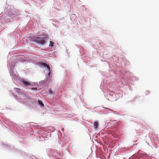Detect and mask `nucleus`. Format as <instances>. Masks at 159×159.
<instances>
[{"label": "nucleus", "instance_id": "nucleus-1", "mask_svg": "<svg viewBox=\"0 0 159 159\" xmlns=\"http://www.w3.org/2000/svg\"><path fill=\"white\" fill-rule=\"evenodd\" d=\"M33 39L34 41L40 44H44L46 43L45 39L44 38L37 37L34 38Z\"/></svg>", "mask_w": 159, "mask_h": 159}, {"label": "nucleus", "instance_id": "nucleus-2", "mask_svg": "<svg viewBox=\"0 0 159 159\" xmlns=\"http://www.w3.org/2000/svg\"><path fill=\"white\" fill-rule=\"evenodd\" d=\"M42 65H43L44 66L46 67L47 68V69H48V71H49V73H48V75H49L50 74V67L49 66L45 63H43L42 64Z\"/></svg>", "mask_w": 159, "mask_h": 159}, {"label": "nucleus", "instance_id": "nucleus-3", "mask_svg": "<svg viewBox=\"0 0 159 159\" xmlns=\"http://www.w3.org/2000/svg\"><path fill=\"white\" fill-rule=\"evenodd\" d=\"M22 83L25 86H29L31 84V83L30 82L25 80H23L22 81Z\"/></svg>", "mask_w": 159, "mask_h": 159}, {"label": "nucleus", "instance_id": "nucleus-4", "mask_svg": "<svg viewBox=\"0 0 159 159\" xmlns=\"http://www.w3.org/2000/svg\"><path fill=\"white\" fill-rule=\"evenodd\" d=\"M93 125L94 126V128L95 129H96L97 128L98 126V123L97 121H95L94 122Z\"/></svg>", "mask_w": 159, "mask_h": 159}, {"label": "nucleus", "instance_id": "nucleus-5", "mask_svg": "<svg viewBox=\"0 0 159 159\" xmlns=\"http://www.w3.org/2000/svg\"><path fill=\"white\" fill-rule=\"evenodd\" d=\"M38 102L39 104L41 106H43L44 104L40 100H39L38 101Z\"/></svg>", "mask_w": 159, "mask_h": 159}, {"label": "nucleus", "instance_id": "nucleus-6", "mask_svg": "<svg viewBox=\"0 0 159 159\" xmlns=\"http://www.w3.org/2000/svg\"><path fill=\"white\" fill-rule=\"evenodd\" d=\"M53 45V43L52 41H50V43L49 44V46L52 47Z\"/></svg>", "mask_w": 159, "mask_h": 159}, {"label": "nucleus", "instance_id": "nucleus-7", "mask_svg": "<svg viewBox=\"0 0 159 159\" xmlns=\"http://www.w3.org/2000/svg\"><path fill=\"white\" fill-rule=\"evenodd\" d=\"M49 93L52 95V90L51 89H49Z\"/></svg>", "mask_w": 159, "mask_h": 159}, {"label": "nucleus", "instance_id": "nucleus-8", "mask_svg": "<svg viewBox=\"0 0 159 159\" xmlns=\"http://www.w3.org/2000/svg\"><path fill=\"white\" fill-rule=\"evenodd\" d=\"M14 89H16L17 90V92H20V89H19V88H14Z\"/></svg>", "mask_w": 159, "mask_h": 159}, {"label": "nucleus", "instance_id": "nucleus-9", "mask_svg": "<svg viewBox=\"0 0 159 159\" xmlns=\"http://www.w3.org/2000/svg\"><path fill=\"white\" fill-rule=\"evenodd\" d=\"M31 89L32 90H36L37 89V88H31Z\"/></svg>", "mask_w": 159, "mask_h": 159}]
</instances>
